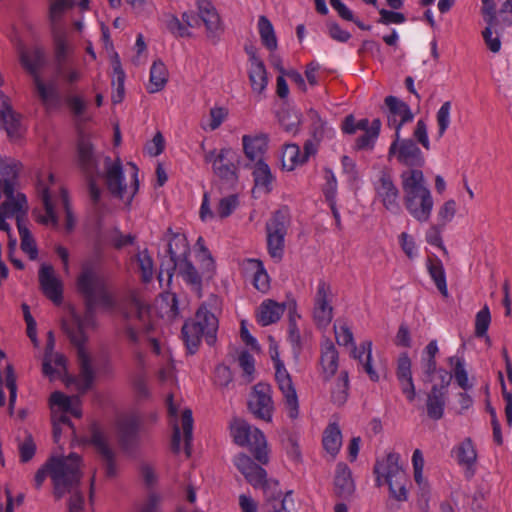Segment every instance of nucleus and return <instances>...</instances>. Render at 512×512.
Here are the masks:
<instances>
[{
	"instance_id": "nucleus-1",
	"label": "nucleus",
	"mask_w": 512,
	"mask_h": 512,
	"mask_svg": "<svg viewBox=\"0 0 512 512\" xmlns=\"http://www.w3.org/2000/svg\"><path fill=\"white\" fill-rule=\"evenodd\" d=\"M102 257V248L99 245H95L93 257L82 261L80 272L76 278V290L83 298L85 311L83 316L77 318L74 324L63 323L64 332L76 348L80 370L78 380V390L80 393L88 391L95 379L91 357L85 348L88 337L84 329L95 326L97 305L107 308L114 306V300L108 290L105 278L98 271Z\"/></svg>"
},
{
	"instance_id": "nucleus-2",
	"label": "nucleus",
	"mask_w": 512,
	"mask_h": 512,
	"mask_svg": "<svg viewBox=\"0 0 512 512\" xmlns=\"http://www.w3.org/2000/svg\"><path fill=\"white\" fill-rule=\"evenodd\" d=\"M80 468L81 457L76 453H70L66 457L53 456L37 470L34 477L35 488L40 489L49 476L54 486L53 494L59 500L79 485L82 478Z\"/></svg>"
},
{
	"instance_id": "nucleus-3",
	"label": "nucleus",
	"mask_w": 512,
	"mask_h": 512,
	"mask_svg": "<svg viewBox=\"0 0 512 512\" xmlns=\"http://www.w3.org/2000/svg\"><path fill=\"white\" fill-rule=\"evenodd\" d=\"M400 179L406 210L416 221L427 222L431 217L434 201L431 191L425 185L422 170H405L400 174Z\"/></svg>"
},
{
	"instance_id": "nucleus-4",
	"label": "nucleus",
	"mask_w": 512,
	"mask_h": 512,
	"mask_svg": "<svg viewBox=\"0 0 512 512\" xmlns=\"http://www.w3.org/2000/svg\"><path fill=\"white\" fill-rule=\"evenodd\" d=\"M217 330L218 319L206 306H200L194 319L186 321L182 327V338L189 353H196L203 336L208 345H214Z\"/></svg>"
},
{
	"instance_id": "nucleus-5",
	"label": "nucleus",
	"mask_w": 512,
	"mask_h": 512,
	"mask_svg": "<svg viewBox=\"0 0 512 512\" xmlns=\"http://www.w3.org/2000/svg\"><path fill=\"white\" fill-rule=\"evenodd\" d=\"M400 455L395 452L387 454L382 460H377L374 466L376 484L378 487L386 483L390 494L398 501L407 499L406 475L399 465Z\"/></svg>"
},
{
	"instance_id": "nucleus-6",
	"label": "nucleus",
	"mask_w": 512,
	"mask_h": 512,
	"mask_svg": "<svg viewBox=\"0 0 512 512\" xmlns=\"http://www.w3.org/2000/svg\"><path fill=\"white\" fill-rule=\"evenodd\" d=\"M230 429L237 445L248 447L260 464L265 465L269 462L266 437L260 429L241 418H235L231 422Z\"/></svg>"
},
{
	"instance_id": "nucleus-7",
	"label": "nucleus",
	"mask_w": 512,
	"mask_h": 512,
	"mask_svg": "<svg viewBox=\"0 0 512 512\" xmlns=\"http://www.w3.org/2000/svg\"><path fill=\"white\" fill-rule=\"evenodd\" d=\"M149 310V304L136 292H131L121 303L119 312L125 321L123 332L131 344L137 345L140 341L139 333L131 321L137 319L144 323Z\"/></svg>"
},
{
	"instance_id": "nucleus-8",
	"label": "nucleus",
	"mask_w": 512,
	"mask_h": 512,
	"mask_svg": "<svg viewBox=\"0 0 512 512\" xmlns=\"http://www.w3.org/2000/svg\"><path fill=\"white\" fill-rule=\"evenodd\" d=\"M168 258L162 260L158 275L159 282L162 283L166 277L167 284H170L176 271L177 264L182 259H187L190 254V246L184 234L174 233L167 244Z\"/></svg>"
},
{
	"instance_id": "nucleus-9",
	"label": "nucleus",
	"mask_w": 512,
	"mask_h": 512,
	"mask_svg": "<svg viewBox=\"0 0 512 512\" xmlns=\"http://www.w3.org/2000/svg\"><path fill=\"white\" fill-rule=\"evenodd\" d=\"M388 157H395L396 160L404 166L411 169H420L425 165V157L412 138H401L400 133H395Z\"/></svg>"
},
{
	"instance_id": "nucleus-10",
	"label": "nucleus",
	"mask_w": 512,
	"mask_h": 512,
	"mask_svg": "<svg viewBox=\"0 0 512 512\" xmlns=\"http://www.w3.org/2000/svg\"><path fill=\"white\" fill-rule=\"evenodd\" d=\"M288 216L283 210L273 213L266 223L268 253L276 261H280L284 254V241L288 229Z\"/></svg>"
},
{
	"instance_id": "nucleus-11",
	"label": "nucleus",
	"mask_w": 512,
	"mask_h": 512,
	"mask_svg": "<svg viewBox=\"0 0 512 512\" xmlns=\"http://www.w3.org/2000/svg\"><path fill=\"white\" fill-rule=\"evenodd\" d=\"M233 462L246 481L254 488L263 489L264 494H268V490L271 488L279 486L278 481L268 480L266 470L248 455L240 453L234 457Z\"/></svg>"
},
{
	"instance_id": "nucleus-12",
	"label": "nucleus",
	"mask_w": 512,
	"mask_h": 512,
	"mask_svg": "<svg viewBox=\"0 0 512 512\" xmlns=\"http://www.w3.org/2000/svg\"><path fill=\"white\" fill-rule=\"evenodd\" d=\"M271 357L275 366V379L282 392L288 417L294 420L299 415V402L295 387L284 363L278 358V354Z\"/></svg>"
},
{
	"instance_id": "nucleus-13",
	"label": "nucleus",
	"mask_w": 512,
	"mask_h": 512,
	"mask_svg": "<svg viewBox=\"0 0 512 512\" xmlns=\"http://www.w3.org/2000/svg\"><path fill=\"white\" fill-rule=\"evenodd\" d=\"M271 386L257 383L249 396L248 409L255 418L271 422L274 411Z\"/></svg>"
},
{
	"instance_id": "nucleus-14",
	"label": "nucleus",
	"mask_w": 512,
	"mask_h": 512,
	"mask_svg": "<svg viewBox=\"0 0 512 512\" xmlns=\"http://www.w3.org/2000/svg\"><path fill=\"white\" fill-rule=\"evenodd\" d=\"M90 443L101 458L106 477H116V453L111 447L109 437L96 425L91 427Z\"/></svg>"
},
{
	"instance_id": "nucleus-15",
	"label": "nucleus",
	"mask_w": 512,
	"mask_h": 512,
	"mask_svg": "<svg viewBox=\"0 0 512 512\" xmlns=\"http://www.w3.org/2000/svg\"><path fill=\"white\" fill-rule=\"evenodd\" d=\"M236 153L229 148H223L218 153L212 150L205 155V161L212 163L214 174L220 179L232 183L236 181Z\"/></svg>"
},
{
	"instance_id": "nucleus-16",
	"label": "nucleus",
	"mask_w": 512,
	"mask_h": 512,
	"mask_svg": "<svg viewBox=\"0 0 512 512\" xmlns=\"http://www.w3.org/2000/svg\"><path fill=\"white\" fill-rule=\"evenodd\" d=\"M76 164L84 175L99 174V158L89 136L80 134L76 145Z\"/></svg>"
},
{
	"instance_id": "nucleus-17",
	"label": "nucleus",
	"mask_w": 512,
	"mask_h": 512,
	"mask_svg": "<svg viewBox=\"0 0 512 512\" xmlns=\"http://www.w3.org/2000/svg\"><path fill=\"white\" fill-rule=\"evenodd\" d=\"M375 191L377 197L388 211L394 214L400 211V191L388 171H381L379 179L375 183Z\"/></svg>"
},
{
	"instance_id": "nucleus-18",
	"label": "nucleus",
	"mask_w": 512,
	"mask_h": 512,
	"mask_svg": "<svg viewBox=\"0 0 512 512\" xmlns=\"http://www.w3.org/2000/svg\"><path fill=\"white\" fill-rule=\"evenodd\" d=\"M140 420L131 416L118 423V441L123 452L134 454L140 445Z\"/></svg>"
},
{
	"instance_id": "nucleus-19",
	"label": "nucleus",
	"mask_w": 512,
	"mask_h": 512,
	"mask_svg": "<svg viewBox=\"0 0 512 512\" xmlns=\"http://www.w3.org/2000/svg\"><path fill=\"white\" fill-rule=\"evenodd\" d=\"M105 172L103 177L108 191L119 199H124L127 192V185L125 184L123 167L120 159L114 162L109 156L104 158Z\"/></svg>"
},
{
	"instance_id": "nucleus-20",
	"label": "nucleus",
	"mask_w": 512,
	"mask_h": 512,
	"mask_svg": "<svg viewBox=\"0 0 512 512\" xmlns=\"http://www.w3.org/2000/svg\"><path fill=\"white\" fill-rule=\"evenodd\" d=\"M388 109L387 124L394 128L395 133H400L404 124L412 122L414 114L409 105L395 96H387L384 100Z\"/></svg>"
},
{
	"instance_id": "nucleus-21",
	"label": "nucleus",
	"mask_w": 512,
	"mask_h": 512,
	"mask_svg": "<svg viewBox=\"0 0 512 512\" xmlns=\"http://www.w3.org/2000/svg\"><path fill=\"white\" fill-rule=\"evenodd\" d=\"M38 278L43 294L53 303L60 304L63 299V286L55 276L54 268L49 264H42Z\"/></svg>"
},
{
	"instance_id": "nucleus-22",
	"label": "nucleus",
	"mask_w": 512,
	"mask_h": 512,
	"mask_svg": "<svg viewBox=\"0 0 512 512\" xmlns=\"http://www.w3.org/2000/svg\"><path fill=\"white\" fill-rule=\"evenodd\" d=\"M330 286L320 280L317 287L313 316L319 327H326L332 320L333 309L329 304Z\"/></svg>"
},
{
	"instance_id": "nucleus-23",
	"label": "nucleus",
	"mask_w": 512,
	"mask_h": 512,
	"mask_svg": "<svg viewBox=\"0 0 512 512\" xmlns=\"http://www.w3.org/2000/svg\"><path fill=\"white\" fill-rule=\"evenodd\" d=\"M321 376L324 382H328L336 374L339 366V353L330 339L321 343L320 353Z\"/></svg>"
},
{
	"instance_id": "nucleus-24",
	"label": "nucleus",
	"mask_w": 512,
	"mask_h": 512,
	"mask_svg": "<svg viewBox=\"0 0 512 512\" xmlns=\"http://www.w3.org/2000/svg\"><path fill=\"white\" fill-rule=\"evenodd\" d=\"M482 13L487 25L493 27L495 32L498 33V30H503L512 25V0L504 1L498 15L496 14L495 3L493 0L491 13H488L485 5L482 7Z\"/></svg>"
},
{
	"instance_id": "nucleus-25",
	"label": "nucleus",
	"mask_w": 512,
	"mask_h": 512,
	"mask_svg": "<svg viewBox=\"0 0 512 512\" xmlns=\"http://www.w3.org/2000/svg\"><path fill=\"white\" fill-rule=\"evenodd\" d=\"M291 494V491L283 494L278 486L271 488L268 490V494H265L266 501L263 504L262 512H290L294 506Z\"/></svg>"
},
{
	"instance_id": "nucleus-26",
	"label": "nucleus",
	"mask_w": 512,
	"mask_h": 512,
	"mask_svg": "<svg viewBox=\"0 0 512 512\" xmlns=\"http://www.w3.org/2000/svg\"><path fill=\"white\" fill-rule=\"evenodd\" d=\"M199 10V21L201 20L206 27L209 37H215L221 29L220 17L209 0H197Z\"/></svg>"
},
{
	"instance_id": "nucleus-27",
	"label": "nucleus",
	"mask_w": 512,
	"mask_h": 512,
	"mask_svg": "<svg viewBox=\"0 0 512 512\" xmlns=\"http://www.w3.org/2000/svg\"><path fill=\"white\" fill-rule=\"evenodd\" d=\"M446 402L447 392L438 388V385H433L426 397L427 416L434 421L440 420L444 415Z\"/></svg>"
},
{
	"instance_id": "nucleus-28",
	"label": "nucleus",
	"mask_w": 512,
	"mask_h": 512,
	"mask_svg": "<svg viewBox=\"0 0 512 512\" xmlns=\"http://www.w3.org/2000/svg\"><path fill=\"white\" fill-rule=\"evenodd\" d=\"M334 487L336 494L342 498L350 497L355 491L351 469L344 462H339L336 466Z\"/></svg>"
},
{
	"instance_id": "nucleus-29",
	"label": "nucleus",
	"mask_w": 512,
	"mask_h": 512,
	"mask_svg": "<svg viewBox=\"0 0 512 512\" xmlns=\"http://www.w3.org/2000/svg\"><path fill=\"white\" fill-rule=\"evenodd\" d=\"M286 310V304H280L272 299L264 300L257 311V321L262 326L276 323Z\"/></svg>"
},
{
	"instance_id": "nucleus-30",
	"label": "nucleus",
	"mask_w": 512,
	"mask_h": 512,
	"mask_svg": "<svg viewBox=\"0 0 512 512\" xmlns=\"http://www.w3.org/2000/svg\"><path fill=\"white\" fill-rule=\"evenodd\" d=\"M0 127L3 128L9 136L18 133L20 127V115L17 114L8 103L7 98L0 93Z\"/></svg>"
},
{
	"instance_id": "nucleus-31",
	"label": "nucleus",
	"mask_w": 512,
	"mask_h": 512,
	"mask_svg": "<svg viewBox=\"0 0 512 512\" xmlns=\"http://www.w3.org/2000/svg\"><path fill=\"white\" fill-rule=\"evenodd\" d=\"M27 211L28 206L24 207L22 211H19L20 214L17 216V228L21 239L22 251L27 253L31 260H35L38 256V250L35 241L25 224Z\"/></svg>"
},
{
	"instance_id": "nucleus-32",
	"label": "nucleus",
	"mask_w": 512,
	"mask_h": 512,
	"mask_svg": "<svg viewBox=\"0 0 512 512\" xmlns=\"http://www.w3.org/2000/svg\"><path fill=\"white\" fill-rule=\"evenodd\" d=\"M36 90L42 104L46 109H57L61 105V95L56 84H44L40 77H36L35 82Z\"/></svg>"
},
{
	"instance_id": "nucleus-33",
	"label": "nucleus",
	"mask_w": 512,
	"mask_h": 512,
	"mask_svg": "<svg viewBox=\"0 0 512 512\" xmlns=\"http://www.w3.org/2000/svg\"><path fill=\"white\" fill-rule=\"evenodd\" d=\"M477 459V452L471 438H465L457 447V460L466 467L465 475L471 478L474 475L473 466Z\"/></svg>"
},
{
	"instance_id": "nucleus-34",
	"label": "nucleus",
	"mask_w": 512,
	"mask_h": 512,
	"mask_svg": "<svg viewBox=\"0 0 512 512\" xmlns=\"http://www.w3.org/2000/svg\"><path fill=\"white\" fill-rule=\"evenodd\" d=\"M243 149L246 157L251 161H263L262 157L267 148L266 137L244 135L242 137Z\"/></svg>"
},
{
	"instance_id": "nucleus-35",
	"label": "nucleus",
	"mask_w": 512,
	"mask_h": 512,
	"mask_svg": "<svg viewBox=\"0 0 512 512\" xmlns=\"http://www.w3.org/2000/svg\"><path fill=\"white\" fill-rule=\"evenodd\" d=\"M20 61L22 66L34 77V82H36V77H39V69L44 64V52L40 48L33 50L23 48L20 51Z\"/></svg>"
},
{
	"instance_id": "nucleus-36",
	"label": "nucleus",
	"mask_w": 512,
	"mask_h": 512,
	"mask_svg": "<svg viewBox=\"0 0 512 512\" xmlns=\"http://www.w3.org/2000/svg\"><path fill=\"white\" fill-rule=\"evenodd\" d=\"M176 270L183 280L193 289L199 291L202 287V271L198 272L193 263L187 258L177 264Z\"/></svg>"
},
{
	"instance_id": "nucleus-37",
	"label": "nucleus",
	"mask_w": 512,
	"mask_h": 512,
	"mask_svg": "<svg viewBox=\"0 0 512 512\" xmlns=\"http://www.w3.org/2000/svg\"><path fill=\"white\" fill-rule=\"evenodd\" d=\"M168 80V71L161 60H155L150 68L149 84L147 90L149 93L161 91Z\"/></svg>"
},
{
	"instance_id": "nucleus-38",
	"label": "nucleus",
	"mask_w": 512,
	"mask_h": 512,
	"mask_svg": "<svg viewBox=\"0 0 512 512\" xmlns=\"http://www.w3.org/2000/svg\"><path fill=\"white\" fill-rule=\"evenodd\" d=\"M349 396V374L348 371L340 372L338 378L331 388V401L337 406H343Z\"/></svg>"
},
{
	"instance_id": "nucleus-39",
	"label": "nucleus",
	"mask_w": 512,
	"mask_h": 512,
	"mask_svg": "<svg viewBox=\"0 0 512 512\" xmlns=\"http://www.w3.org/2000/svg\"><path fill=\"white\" fill-rule=\"evenodd\" d=\"M427 269L430 277L433 279L437 289L441 293V295L445 298L448 297V289L446 282V274L443 267V264L440 259L429 258L427 260Z\"/></svg>"
},
{
	"instance_id": "nucleus-40",
	"label": "nucleus",
	"mask_w": 512,
	"mask_h": 512,
	"mask_svg": "<svg viewBox=\"0 0 512 512\" xmlns=\"http://www.w3.org/2000/svg\"><path fill=\"white\" fill-rule=\"evenodd\" d=\"M324 449L335 457L342 444V435L339 426L336 423L329 424L323 433L322 439Z\"/></svg>"
},
{
	"instance_id": "nucleus-41",
	"label": "nucleus",
	"mask_w": 512,
	"mask_h": 512,
	"mask_svg": "<svg viewBox=\"0 0 512 512\" xmlns=\"http://www.w3.org/2000/svg\"><path fill=\"white\" fill-rule=\"evenodd\" d=\"M57 65L64 64L69 53L66 31L62 27L51 28Z\"/></svg>"
},
{
	"instance_id": "nucleus-42",
	"label": "nucleus",
	"mask_w": 512,
	"mask_h": 512,
	"mask_svg": "<svg viewBox=\"0 0 512 512\" xmlns=\"http://www.w3.org/2000/svg\"><path fill=\"white\" fill-rule=\"evenodd\" d=\"M258 31L262 44L270 51L277 49V37L271 21L264 15L258 19Z\"/></svg>"
},
{
	"instance_id": "nucleus-43",
	"label": "nucleus",
	"mask_w": 512,
	"mask_h": 512,
	"mask_svg": "<svg viewBox=\"0 0 512 512\" xmlns=\"http://www.w3.org/2000/svg\"><path fill=\"white\" fill-rule=\"evenodd\" d=\"M249 80L254 92L262 93L266 89L268 77L263 62H257L255 65H250Z\"/></svg>"
},
{
	"instance_id": "nucleus-44",
	"label": "nucleus",
	"mask_w": 512,
	"mask_h": 512,
	"mask_svg": "<svg viewBox=\"0 0 512 512\" xmlns=\"http://www.w3.org/2000/svg\"><path fill=\"white\" fill-rule=\"evenodd\" d=\"M381 128L380 119L376 118L371 122L370 129L364 132L356 139L355 148L357 150L372 149L377 140Z\"/></svg>"
},
{
	"instance_id": "nucleus-45",
	"label": "nucleus",
	"mask_w": 512,
	"mask_h": 512,
	"mask_svg": "<svg viewBox=\"0 0 512 512\" xmlns=\"http://www.w3.org/2000/svg\"><path fill=\"white\" fill-rule=\"evenodd\" d=\"M278 121L283 129L288 132L295 134L297 133L300 123L301 114L293 109H281L277 113Z\"/></svg>"
},
{
	"instance_id": "nucleus-46",
	"label": "nucleus",
	"mask_w": 512,
	"mask_h": 512,
	"mask_svg": "<svg viewBox=\"0 0 512 512\" xmlns=\"http://www.w3.org/2000/svg\"><path fill=\"white\" fill-rule=\"evenodd\" d=\"M308 116L311 120V135L316 143H319L325 136L332 132L316 110L310 109Z\"/></svg>"
},
{
	"instance_id": "nucleus-47",
	"label": "nucleus",
	"mask_w": 512,
	"mask_h": 512,
	"mask_svg": "<svg viewBox=\"0 0 512 512\" xmlns=\"http://www.w3.org/2000/svg\"><path fill=\"white\" fill-rule=\"evenodd\" d=\"M125 73L121 67L120 62H117L113 67V78H112V86L114 91L112 93V102L114 104L121 103L123 101L125 95Z\"/></svg>"
},
{
	"instance_id": "nucleus-48",
	"label": "nucleus",
	"mask_w": 512,
	"mask_h": 512,
	"mask_svg": "<svg viewBox=\"0 0 512 512\" xmlns=\"http://www.w3.org/2000/svg\"><path fill=\"white\" fill-rule=\"evenodd\" d=\"M135 259L138 264L139 271L141 273V280L144 283L151 281L154 275V263L147 249L139 251Z\"/></svg>"
},
{
	"instance_id": "nucleus-49",
	"label": "nucleus",
	"mask_w": 512,
	"mask_h": 512,
	"mask_svg": "<svg viewBox=\"0 0 512 512\" xmlns=\"http://www.w3.org/2000/svg\"><path fill=\"white\" fill-rule=\"evenodd\" d=\"M252 174L254 177L255 186L263 187L267 191L270 190L273 177L269 166L264 161H258L255 163Z\"/></svg>"
},
{
	"instance_id": "nucleus-50",
	"label": "nucleus",
	"mask_w": 512,
	"mask_h": 512,
	"mask_svg": "<svg viewBox=\"0 0 512 512\" xmlns=\"http://www.w3.org/2000/svg\"><path fill=\"white\" fill-rule=\"evenodd\" d=\"M283 167L289 171L295 166L305 163L301 155L299 146L296 144H288L285 146L282 154Z\"/></svg>"
},
{
	"instance_id": "nucleus-51",
	"label": "nucleus",
	"mask_w": 512,
	"mask_h": 512,
	"mask_svg": "<svg viewBox=\"0 0 512 512\" xmlns=\"http://www.w3.org/2000/svg\"><path fill=\"white\" fill-rule=\"evenodd\" d=\"M249 262L256 269L253 277L254 287L261 292H266L269 289V276L264 269L263 263L258 259H250Z\"/></svg>"
},
{
	"instance_id": "nucleus-52",
	"label": "nucleus",
	"mask_w": 512,
	"mask_h": 512,
	"mask_svg": "<svg viewBox=\"0 0 512 512\" xmlns=\"http://www.w3.org/2000/svg\"><path fill=\"white\" fill-rule=\"evenodd\" d=\"M451 365L454 364V378L457 384L463 389L468 390L471 388V385L468 381V374L465 369V363L462 358L452 356L448 359Z\"/></svg>"
},
{
	"instance_id": "nucleus-53",
	"label": "nucleus",
	"mask_w": 512,
	"mask_h": 512,
	"mask_svg": "<svg viewBox=\"0 0 512 512\" xmlns=\"http://www.w3.org/2000/svg\"><path fill=\"white\" fill-rule=\"evenodd\" d=\"M71 0H54L49 7V20L52 27H60L59 21L64 15L65 11L72 7Z\"/></svg>"
},
{
	"instance_id": "nucleus-54",
	"label": "nucleus",
	"mask_w": 512,
	"mask_h": 512,
	"mask_svg": "<svg viewBox=\"0 0 512 512\" xmlns=\"http://www.w3.org/2000/svg\"><path fill=\"white\" fill-rule=\"evenodd\" d=\"M491 323V314L487 305H485L475 317V336L478 338L487 335Z\"/></svg>"
},
{
	"instance_id": "nucleus-55",
	"label": "nucleus",
	"mask_w": 512,
	"mask_h": 512,
	"mask_svg": "<svg viewBox=\"0 0 512 512\" xmlns=\"http://www.w3.org/2000/svg\"><path fill=\"white\" fill-rule=\"evenodd\" d=\"M39 193L41 200L43 202L45 211H46V218H43V223H48V221H51L54 225L58 223V218L54 210V206L51 201V196L49 193V189L46 186H42V184L39 182Z\"/></svg>"
},
{
	"instance_id": "nucleus-56",
	"label": "nucleus",
	"mask_w": 512,
	"mask_h": 512,
	"mask_svg": "<svg viewBox=\"0 0 512 512\" xmlns=\"http://www.w3.org/2000/svg\"><path fill=\"white\" fill-rule=\"evenodd\" d=\"M451 102H444L436 114L438 137L441 138L450 125Z\"/></svg>"
},
{
	"instance_id": "nucleus-57",
	"label": "nucleus",
	"mask_w": 512,
	"mask_h": 512,
	"mask_svg": "<svg viewBox=\"0 0 512 512\" xmlns=\"http://www.w3.org/2000/svg\"><path fill=\"white\" fill-rule=\"evenodd\" d=\"M182 428L184 434V442H185V451L186 454L190 455V445L192 442V431H193V418L192 411L190 409H186L182 413Z\"/></svg>"
},
{
	"instance_id": "nucleus-58",
	"label": "nucleus",
	"mask_w": 512,
	"mask_h": 512,
	"mask_svg": "<svg viewBox=\"0 0 512 512\" xmlns=\"http://www.w3.org/2000/svg\"><path fill=\"white\" fill-rule=\"evenodd\" d=\"M324 173L326 183L323 187V193L327 202H333L337 194V180L331 169L325 168Z\"/></svg>"
},
{
	"instance_id": "nucleus-59",
	"label": "nucleus",
	"mask_w": 512,
	"mask_h": 512,
	"mask_svg": "<svg viewBox=\"0 0 512 512\" xmlns=\"http://www.w3.org/2000/svg\"><path fill=\"white\" fill-rule=\"evenodd\" d=\"M200 261L202 275L205 279L210 280L215 273V262L207 248H203V255L197 256Z\"/></svg>"
},
{
	"instance_id": "nucleus-60",
	"label": "nucleus",
	"mask_w": 512,
	"mask_h": 512,
	"mask_svg": "<svg viewBox=\"0 0 512 512\" xmlns=\"http://www.w3.org/2000/svg\"><path fill=\"white\" fill-rule=\"evenodd\" d=\"M335 330V338L336 342L340 346H354V338L353 333L350 330V328L345 323L335 324L334 325Z\"/></svg>"
},
{
	"instance_id": "nucleus-61",
	"label": "nucleus",
	"mask_w": 512,
	"mask_h": 512,
	"mask_svg": "<svg viewBox=\"0 0 512 512\" xmlns=\"http://www.w3.org/2000/svg\"><path fill=\"white\" fill-rule=\"evenodd\" d=\"M420 367L422 371V382L425 384L432 382L433 375L437 371L436 359L421 356Z\"/></svg>"
},
{
	"instance_id": "nucleus-62",
	"label": "nucleus",
	"mask_w": 512,
	"mask_h": 512,
	"mask_svg": "<svg viewBox=\"0 0 512 512\" xmlns=\"http://www.w3.org/2000/svg\"><path fill=\"white\" fill-rule=\"evenodd\" d=\"M413 140L422 145L426 150L430 149L427 124L423 119H419L413 131Z\"/></svg>"
},
{
	"instance_id": "nucleus-63",
	"label": "nucleus",
	"mask_w": 512,
	"mask_h": 512,
	"mask_svg": "<svg viewBox=\"0 0 512 512\" xmlns=\"http://www.w3.org/2000/svg\"><path fill=\"white\" fill-rule=\"evenodd\" d=\"M238 205V199L236 195H230L220 199L217 206V214L220 218H226L235 210Z\"/></svg>"
},
{
	"instance_id": "nucleus-64",
	"label": "nucleus",
	"mask_w": 512,
	"mask_h": 512,
	"mask_svg": "<svg viewBox=\"0 0 512 512\" xmlns=\"http://www.w3.org/2000/svg\"><path fill=\"white\" fill-rule=\"evenodd\" d=\"M36 445L31 435H28L23 442L19 444V456L22 463L29 462L35 455Z\"/></svg>"
}]
</instances>
